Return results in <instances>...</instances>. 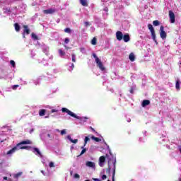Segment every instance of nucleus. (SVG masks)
I'll return each mask as SVG.
<instances>
[{
	"instance_id": "obj_1",
	"label": "nucleus",
	"mask_w": 181,
	"mask_h": 181,
	"mask_svg": "<svg viewBox=\"0 0 181 181\" xmlns=\"http://www.w3.org/2000/svg\"><path fill=\"white\" fill-rule=\"evenodd\" d=\"M107 163H108V168H107V172H108V173H110V172H111V163H112L113 165V173H112V181H115L114 180V177H115V169H116V163H117V159L114 157H111L108 158L107 160Z\"/></svg>"
},
{
	"instance_id": "obj_2",
	"label": "nucleus",
	"mask_w": 181,
	"mask_h": 181,
	"mask_svg": "<svg viewBox=\"0 0 181 181\" xmlns=\"http://www.w3.org/2000/svg\"><path fill=\"white\" fill-rule=\"evenodd\" d=\"M21 145H32V141L28 139L18 143L16 146H14L7 152V155H12V153H15V152L18 151V146H20Z\"/></svg>"
},
{
	"instance_id": "obj_3",
	"label": "nucleus",
	"mask_w": 181,
	"mask_h": 181,
	"mask_svg": "<svg viewBox=\"0 0 181 181\" xmlns=\"http://www.w3.org/2000/svg\"><path fill=\"white\" fill-rule=\"evenodd\" d=\"M93 56L95 60V63L97 64L98 67L102 71H104L105 70V67H104V65L103 64V62H101V60H100V58L95 54V53L93 54Z\"/></svg>"
},
{
	"instance_id": "obj_4",
	"label": "nucleus",
	"mask_w": 181,
	"mask_h": 181,
	"mask_svg": "<svg viewBox=\"0 0 181 181\" xmlns=\"http://www.w3.org/2000/svg\"><path fill=\"white\" fill-rule=\"evenodd\" d=\"M148 28L150 30L153 40L156 45H158V41L156 40V34L155 33V29L153 28L152 24H148Z\"/></svg>"
},
{
	"instance_id": "obj_5",
	"label": "nucleus",
	"mask_w": 181,
	"mask_h": 181,
	"mask_svg": "<svg viewBox=\"0 0 181 181\" xmlns=\"http://www.w3.org/2000/svg\"><path fill=\"white\" fill-rule=\"evenodd\" d=\"M62 112H66L68 115H70V117H73V118H76V119H80V117L78 116H77L76 114L73 113V112H71V110H69L66 107H62Z\"/></svg>"
},
{
	"instance_id": "obj_6",
	"label": "nucleus",
	"mask_w": 181,
	"mask_h": 181,
	"mask_svg": "<svg viewBox=\"0 0 181 181\" xmlns=\"http://www.w3.org/2000/svg\"><path fill=\"white\" fill-rule=\"evenodd\" d=\"M165 28L163 27V25H161L160 28V36L161 37V39L165 40L167 37V35H166V32H165Z\"/></svg>"
},
{
	"instance_id": "obj_7",
	"label": "nucleus",
	"mask_w": 181,
	"mask_h": 181,
	"mask_svg": "<svg viewBox=\"0 0 181 181\" xmlns=\"http://www.w3.org/2000/svg\"><path fill=\"white\" fill-rule=\"evenodd\" d=\"M169 17L170 23H175L176 22V19L175 18V13L172 11H169Z\"/></svg>"
},
{
	"instance_id": "obj_8",
	"label": "nucleus",
	"mask_w": 181,
	"mask_h": 181,
	"mask_svg": "<svg viewBox=\"0 0 181 181\" xmlns=\"http://www.w3.org/2000/svg\"><path fill=\"white\" fill-rule=\"evenodd\" d=\"M124 37V34H122V32L121 31H117L116 33V39L119 40V42H121Z\"/></svg>"
},
{
	"instance_id": "obj_9",
	"label": "nucleus",
	"mask_w": 181,
	"mask_h": 181,
	"mask_svg": "<svg viewBox=\"0 0 181 181\" xmlns=\"http://www.w3.org/2000/svg\"><path fill=\"white\" fill-rule=\"evenodd\" d=\"M23 28H24L23 30V37H26L25 36V33H26V35H29L30 33V30L29 29V27L28 25H23Z\"/></svg>"
},
{
	"instance_id": "obj_10",
	"label": "nucleus",
	"mask_w": 181,
	"mask_h": 181,
	"mask_svg": "<svg viewBox=\"0 0 181 181\" xmlns=\"http://www.w3.org/2000/svg\"><path fill=\"white\" fill-rule=\"evenodd\" d=\"M105 162V156H103L99 158V166L103 168L104 166V163Z\"/></svg>"
},
{
	"instance_id": "obj_11",
	"label": "nucleus",
	"mask_w": 181,
	"mask_h": 181,
	"mask_svg": "<svg viewBox=\"0 0 181 181\" xmlns=\"http://www.w3.org/2000/svg\"><path fill=\"white\" fill-rule=\"evenodd\" d=\"M54 12H56V10H54L53 8H49V9L43 11V13H45V15H49V14L54 13Z\"/></svg>"
},
{
	"instance_id": "obj_12",
	"label": "nucleus",
	"mask_w": 181,
	"mask_h": 181,
	"mask_svg": "<svg viewBox=\"0 0 181 181\" xmlns=\"http://www.w3.org/2000/svg\"><path fill=\"white\" fill-rule=\"evenodd\" d=\"M123 40L125 43H128L131 40V37H129V34H125L123 35Z\"/></svg>"
},
{
	"instance_id": "obj_13",
	"label": "nucleus",
	"mask_w": 181,
	"mask_h": 181,
	"mask_svg": "<svg viewBox=\"0 0 181 181\" xmlns=\"http://www.w3.org/2000/svg\"><path fill=\"white\" fill-rule=\"evenodd\" d=\"M149 104H151V100H143V102L141 103V106L145 107H146V105H149Z\"/></svg>"
},
{
	"instance_id": "obj_14",
	"label": "nucleus",
	"mask_w": 181,
	"mask_h": 181,
	"mask_svg": "<svg viewBox=\"0 0 181 181\" xmlns=\"http://www.w3.org/2000/svg\"><path fill=\"white\" fill-rule=\"evenodd\" d=\"M86 166H88V168H95V163L92 161H87Z\"/></svg>"
},
{
	"instance_id": "obj_15",
	"label": "nucleus",
	"mask_w": 181,
	"mask_h": 181,
	"mask_svg": "<svg viewBox=\"0 0 181 181\" xmlns=\"http://www.w3.org/2000/svg\"><path fill=\"white\" fill-rule=\"evenodd\" d=\"M67 138L70 142H72V144H77L78 142V139H73L70 136H68Z\"/></svg>"
},
{
	"instance_id": "obj_16",
	"label": "nucleus",
	"mask_w": 181,
	"mask_h": 181,
	"mask_svg": "<svg viewBox=\"0 0 181 181\" xmlns=\"http://www.w3.org/2000/svg\"><path fill=\"white\" fill-rule=\"evenodd\" d=\"M80 4L82 6H88V3H87V0H80Z\"/></svg>"
},
{
	"instance_id": "obj_17",
	"label": "nucleus",
	"mask_w": 181,
	"mask_h": 181,
	"mask_svg": "<svg viewBox=\"0 0 181 181\" xmlns=\"http://www.w3.org/2000/svg\"><path fill=\"white\" fill-rule=\"evenodd\" d=\"M45 114H46V110H45V109L40 110V111H39L40 117H45Z\"/></svg>"
},
{
	"instance_id": "obj_18",
	"label": "nucleus",
	"mask_w": 181,
	"mask_h": 181,
	"mask_svg": "<svg viewBox=\"0 0 181 181\" xmlns=\"http://www.w3.org/2000/svg\"><path fill=\"white\" fill-rule=\"evenodd\" d=\"M129 59L132 62H135V55L132 52L130 53V54L129 55Z\"/></svg>"
},
{
	"instance_id": "obj_19",
	"label": "nucleus",
	"mask_w": 181,
	"mask_h": 181,
	"mask_svg": "<svg viewBox=\"0 0 181 181\" xmlns=\"http://www.w3.org/2000/svg\"><path fill=\"white\" fill-rule=\"evenodd\" d=\"M14 27H15V30L16 32H19V30H21V25H19V24L18 23H16L14 24Z\"/></svg>"
},
{
	"instance_id": "obj_20",
	"label": "nucleus",
	"mask_w": 181,
	"mask_h": 181,
	"mask_svg": "<svg viewBox=\"0 0 181 181\" xmlns=\"http://www.w3.org/2000/svg\"><path fill=\"white\" fill-rule=\"evenodd\" d=\"M19 149H27V151H29L30 148H32L30 146H18Z\"/></svg>"
},
{
	"instance_id": "obj_21",
	"label": "nucleus",
	"mask_w": 181,
	"mask_h": 181,
	"mask_svg": "<svg viewBox=\"0 0 181 181\" xmlns=\"http://www.w3.org/2000/svg\"><path fill=\"white\" fill-rule=\"evenodd\" d=\"M58 52L61 57H63V56H66V52H64V51H63L62 49H59Z\"/></svg>"
},
{
	"instance_id": "obj_22",
	"label": "nucleus",
	"mask_w": 181,
	"mask_h": 181,
	"mask_svg": "<svg viewBox=\"0 0 181 181\" xmlns=\"http://www.w3.org/2000/svg\"><path fill=\"white\" fill-rule=\"evenodd\" d=\"M91 139H93V141H95V142H101V139L98 137H95L94 136H91Z\"/></svg>"
},
{
	"instance_id": "obj_23",
	"label": "nucleus",
	"mask_w": 181,
	"mask_h": 181,
	"mask_svg": "<svg viewBox=\"0 0 181 181\" xmlns=\"http://www.w3.org/2000/svg\"><path fill=\"white\" fill-rule=\"evenodd\" d=\"M21 176H22V173H18L13 175L14 179H18V177H21Z\"/></svg>"
},
{
	"instance_id": "obj_24",
	"label": "nucleus",
	"mask_w": 181,
	"mask_h": 181,
	"mask_svg": "<svg viewBox=\"0 0 181 181\" xmlns=\"http://www.w3.org/2000/svg\"><path fill=\"white\" fill-rule=\"evenodd\" d=\"M175 88L177 90H180V82L179 81H176V83H175Z\"/></svg>"
},
{
	"instance_id": "obj_25",
	"label": "nucleus",
	"mask_w": 181,
	"mask_h": 181,
	"mask_svg": "<svg viewBox=\"0 0 181 181\" xmlns=\"http://www.w3.org/2000/svg\"><path fill=\"white\" fill-rule=\"evenodd\" d=\"M81 149H83L79 155V156H81V155H84L85 152H87V148H84V146L81 147Z\"/></svg>"
},
{
	"instance_id": "obj_26",
	"label": "nucleus",
	"mask_w": 181,
	"mask_h": 181,
	"mask_svg": "<svg viewBox=\"0 0 181 181\" xmlns=\"http://www.w3.org/2000/svg\"><path fill=\"white\" fill-rule=\"evenodd\" d=\"M153 26H159V25H160V23L159 22V21L156 20L153 21Z\"/></svg>"
},
{
	"instance_id": "obj_27",
	"label": "nucleus",
	"mask_w": 181,
	"mask_h": 181,
	"mask_svg": "<svg viewBox=\"0 0 181 181\" xmlns=\"http://www.w3.org/2000/svg\"><path fill=\"white\" fill-rule=\"evenodd\" d=\"M91 45H93V46H95V45H97V38L93 37L91 40Z\"/></svg>"
},
{
	"instance_id": "obj_28",
	"label": "nucleus",
	"mask_w": 181,
	"mask_h": 181,
	"mask_svg": "<svg viewBox=\"0 0 181 181\" xmlns=\"http://www.w3.org/2000/svg\"><path fill=\"white\" fill-rule=\"evenodd\" d=\"M90 141V138H88V136H86L85 137V140H84V145L83 146H86V145H87V141Z\"/></svg>"
},
{
	"instance_id": "obj_29",
	"label": "nucleus",
	"mask_w": 181,
	"mask_h": 181,
	"mask_svg": "<svg viewBox=\"0 0 181 181\" xmlns=\"http://www.w3.org/2000/svg\"><path fill=\"white\" fill-rule=\"evenodd\" d=\"M65 33H71V30L69 28H66L64 29Z\"/></svg>"
},
{
	"instance_id": "obj_30",
	"label": "nucleus",
	"mask_w": 181,
	"mask_h": 181,
	"mask_svg": "<svg viewBox=\"0 0 181 181\" xmlns=\"http://www.w3.org/2000/svg\"><path fill=\"white\" fill-rule=\"evenodd\" d=\"M31 37H33V39H34L35 40H37V35H36V34L35 33H32L31 34Z\"/></svg>"
},
{
	"instance_id": "obj_31",
	"label": "nucleus",
	"mask_w": 181,
	"mask_h": 181,
	"mask_svg": "<svg viewBox=\"0 0 181 181\" xmlns=\"http://www.w3.org/2000/svg\"><path fill=\"white\" fill-rule=\"evenodd\" d=\"M34 151H35V152H37V153L38 154V155H42V153H40V151H39V148H34Z\"/></svg>"
},
{
	"instance_id": "obj_32",
	"label": "nucleus",
	"mask_w": 181,
	"mask_h": 181,
	"mask_svg": "<svg viewBox=\"0 0 181 181\" xmlns=\"http://www.w3.org/2000/svg\"><path fill=\"white\" fill-rule=\"evenodd\" d=\"M74 179H80V175L74 174Z\"/></svg>"
},
{
	"instance_id": "obj_33",
	"label": "nucleus",
	"mask_w": 181,
	"mask_h": 181,
	"mask_svg": "<svg viewBox=\"0 0 181 181\" xmlns=\"http://www.w3.org/2000/svg\"><path fill=\"white\" fill-rule=\"evenodd\" d=\"M49 168H54V163L50 162L49 164Z\"/></svg>"
},
{
	"instance_id": "obj_34",
	"label": "nucleus",
	"mask_w": 181,
	"mask_h": 181,
	"mask_svg": "<svg viewBox=\"0 0 181 181\" xmlns=\"http://www.w3.org/2000/svg\"><path fill=\"white\" fill-rule=\"evenodd\" d=\"M10 64H11L13 67H15V61L13 60L10 61Z\"/></svg>"
},
{
	"instance_id": "obj_35",
	"label": "nucleus",
	"mask_w": 181,
	"mask_h": 181,
	"mask_svg": "<svg viewBox=\"0 0 181 181\" xmlns=\"http://www.w3.org/2000/svg\"><path fill=\"white\" fill-rule=\"evenodd\" d=\"M69 42H70V39H69V38H65V40H64V43H66V45H67Z\"/></svg>"
},
{
	"instance_id": "obj_36",
	"label": "nucleus",
	"mask_w": 181,
	"mask_h": 181,
	"mask_svg": "<svg viewBox=\"0 0 181 181\" xmlns=\"http://www.w3.org/2000/svg\"><path fill=\"white\" fill-rule=\"evenodd\" d=\"M61 135H66V129H63L61 131Z\"/></svg>"
},
{
	"instance_id": "obj_37",
	"label": "nucleus",
	"mask_w": 181,
	"mask_h": 181,
	"mask_svg": "<svg viewBox=\"0 0 181 181\" xmlns=\"http://www.w3.org/2000/svg\"><path fill=\"white\" fill-rule=\"evenodd\" d=\"M84 24H85V26H86V28H87L88 26H90V23H88V21H86V22L84 23Z\"/></svg>"
},
{
	"instance_id": "obj_38",
	"label": "nucleus",
	"mask_w": 181,
	"mask_h": 181,
	"mask_svg": "<svg viewBox=\"0 0 181 181\" xmlns=\"http://www.w3.org/2000/svg\"><path fill=\"white\" fill-rule=\"evenodd\" d=\"M18 87H19V85H14L13 86V90H16V88H18Z\"/></svg>"
},
{
	"instance_id": "obj_39",
	"label": "nucleus",
	"mask_w": 181,
	"mask_h": 181,
	"mask_svg": "<svg viewBox=\"0 0 181 181\" xmlns=\"http://www.w3.org/2000/svg\"><path fill=\"white\" fill-rule=\"evenodd\" d=\"M102 179H103V180H105V179H107V175H102Z\"/></svg>"
},
{
	"instance_id": "obj_40",
	"label": "nucleus",
	"mask_w": 181,
	"mask_h": 181,
	"mask_svg": "<svg viewBox=\"0 0 181 181\" xmlns=\"http://www.w3.org/2000/svg\"><path fill=\"white\" fill-rule=\"evenodd\" d=\"M129 91H130L131 94H134V88H131Z\"/></svg>"
},
{
	"instance_id": "obj_41",
	"label": "nucleus",
	"mask_w": 181,
	"mask_h": 181,
	"mask_svg": "<svg viewBox=\"0 0 181 181\" xmlns=\"http://www.w3.org/2000/svg\"><path fill=\"white\" fill-rule=\"evenodd\" d=\"M51 112H57V110H56V109H52V110H51Z\"/></svg>"
},
{
	"instance_id": "obj_42",
	"label": "nucleus",
	"mask_w": 181,
	"mask_h": 181,
	"mask_svg": "<svg viewBox=\"0 0 181 181\" xmlns=\"http://www.w3.org/2000/svg\"><path fill=\"white\" fill-rule=\"evenodd\" d=\"M71 56H72V59H76V54H72Z\"/></svg>"
},
{
	"instance_id": "obj_43",
	"label": "nucleus",
	"mask_w": 181,
	"mask_h": 181,
	"mask_svg": "<svg viewBox=\"0 0 181 181\" xmlns=\"http://www.w3.org/2000/svg\"><path fill=\"white\" fill-rule=\"evenodd\" d=\"M71 69L73 70L74 69V64H71Z\"/></svg>"
},
{
	"instance_id": "obj_44",
	"label": "nucleus",
	"mask_w": 181,
	"mask_h": 181,
	"mask_svg": "<svg viewBox=\"0 0 181 181\" xmlns=\"http://www.w3.org/2000/svg\"><path fill=\"white\" fill-rule=\"evenodd\" d=\"M72 62H73L74 63H76V58H72Z\"/></svg>"
},
{
	"instance_id": "obj_45",
	"label": "nucleus",
	"mask_w": 181,
	"mask_h": 181,
	"mask_svg": "<svg viewBox=\"0 0 181 181\" xmlns=\"http://www.w3.org/2000/svg\"><path fill=\"white\" fill-rule=\"evenodd\" d=\"M90 129H91L93 132H95V130L94 128H93L92 127H90Z\"/></svg>"
},
{
	"instance_id": "obj_46",
	"label": "nucleus",
	"mask_w": 181,
	"mask_h": 181,
	"mask_svg": "<svg viewBox=\"0 0 181 181\" xmlns=\"http://www.w3.org/2000/svg\"><path fill=\"white\" fill-rule=\"evenodd\" d=\"M3 179L4 180H8V177H4Z\"/></svg>"
},
{
	"instance_id": "obj_47",
	"label": "nucleus",
	"mask_w": 181,
	"mask_h": 181,
	"mask_svg": "<svg viewBox=\"0 0 181 181\" xmlns=\"http://www.w3.org/2000/svg\"><path fill=\"white\" fill-rule=\"evenodd\" d=\"M70 175H71V176H73V170L70 171Z\"/></svg>"
},
{
	"instance_id": "obj_48",
	"label": "nucleus",
	"mask_w": 181,
	"mask_h": 181,
	"mask_svg": "<svg viewBox=\"0 0 181 181\" xmlns=\"http://www.w3.org/2000/svg\"><path fill=\"white\" fill-rule=\"evenodd\" d=\"M32 132H33V129L30 130V134H32Z\"/></svg>"
},
{
	"instance_id": "obj_49",
	"label": "nucleus",
	"mask_w": 181,
	"mask_h": 181,
	"mask_svg": "<svg viewBox=\"0 0 181 181\" xmlns=\"http://www.w3.org/2000/svg\"><path fill=\"white\" fill-rule=\"evenodd\" d=\"M47 136H48L49 138H50V134H47Z\"/></svg>"
},
{
	"instance_id": "obj_50",
	"label": "nucleus",
	"mask_w": 181,
	"mask_h": 181,
	"mask_svg": "<svg viewBox=\"0 0 181 181\" xmlns=\"http://www.w3.org/2000/svg\"><path fill=\"white\" fill-rule=\"evenodd\" d=\"M4 142V141H1V143Z\"/></svg>"
},
{
	"instance_id": "obj_51",
	"label": "nucleus",
	"mask_w": 181,
	"mask_h": 181,
	"mask_svg": "<svg viewBox=\"0 0 181 181\" xmlns=\"http://www.w3.org/2000/svg\"><path fill=\"white\" fill-rule=\"evenodd\" d=\"M41 172H42V173H43V170H42Z\"/></svg>"
},
{
	"instance_id": "obj_52",
	"label": "nucleus",
	"mask_w": 181,
	"mask_h": 181,
	"mask_svg": "<svg viewBox=\"0 0 181 181\" xmlns=\"http://www.w3.org/2000/svg\"><path fill=\"white\" fill-rule=\"evenodd\" d=\"M180 181H181V178H180Z\"/></svg>"
},
{
	"instance_id": "obj_53",
	"label": "nucleus",
	"mask_w": 181,
	"mask_h": 181,
	"mask_svg": "<svg viewBox=\"0 0 181 181\" xmlns=\"http://www.w3.org/2000/svg\"><path fill=\"white\" fill-rule=\"evenodd\" d=\"M107 181H111V180H108Z\"/></svg>"
}]
</instances>
